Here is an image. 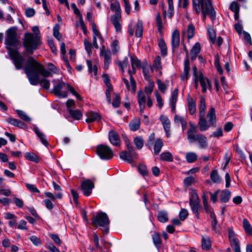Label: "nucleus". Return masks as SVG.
<instances>
[{
  "label": "nucleus",
  "instance_id": "nucleus-1",
  "mask_svg": "<svg viewBox=\"0 0 252 252\" xmlns=\"http://www.w3.org/2000/svg\"><path fill=\"white\" fill-rule=\"evenodd\" d=\"M24 69L31 84L34 86L40 84L45 89H48L50 88L49 81L46 79L40 80L39 75L44 77H48L51 76V72L35 60L33 57L28 58L25 63Z\"/></svg>",
  "mask_w": 252,
  "mask_h": 252
},
{
  "label": "nucleus",
  "instance_id": "nucleus-2",
  "mask_svg": "<svg viewBox=\"0 0 252 252\" xmlns=\"http://www.w3.org/2000/svg\"><path fill=\"white\" fill-rule=\"evenodd\" d=\"M8 53L13 60L14 64L17 69H20L23 67L24 59L15 49L12 47L17 48L20 45L19 37L17 36L16 29L11 28L7 31V37L5 40Z\"/></svg>",
  "mask_w": 252,
  "mask_h": 252
},
{
  "label": "nucleus",
  "instance_id": "nucleus-3",
  "mask_svg": "<svg viewBox=\"0 0 252 252\" xmlns=\"http://www.w3.org/2000/svg\"><path fill=\"white\" fill-rule=\"evenodd\" d=\"M193 10L197 15L202 14V20L205 21L206 16H208L212 22L216 18V12L211 2V0H192Z\"/></svg>",
  "mask_w": 252,
  "mask_h": 252
},
{
  "label": "nucleus",
  "instance_id": "nucleus-4",
  "mask_svg": "<svg viewBox=\"0 0 252 252\" xmlns=\"http://www.w3.org/2000/svg\"><path fill=\"white\" fill-rule=\"evenodd\" d=\"M54 88L53 93L60 98H65L67 96L68 91L74 95L78 99H81V96L75 91L74 88L69 84L65 83L62 80H53Z\"/></svg>",
  "mask_w": 252,
  "mask_h": 252
},
{
  "label": "nucleus",
  "instance_id": "nucleus-5",
  "mask_svg": "<svg viewBox=\"0 0 252 252\" xmlns=\"http://www.w3.org/2000/svg\"><path fill=\"white\" fill-rule=\"evenodd\" d=\"M40 38V35H34L33 33L29 32L25 33L23 45L30 54L32 55L33 51L37 49L41 45Z\"/></svg>",
  "mask_w": 252,
  "mask_h": 252
},
{
  "label": "nucleus",
  "instance_id": "nucleus-6",
  "mask_svg": "<svg viewBox=\"0 0 252 252\" xmlns=\"http://www.w3.org/2000/svg\"><path fill=\"white\" fill-rule=\"evenodd\" d=\"M188 139L189 142H196L199 148L202 149L208 147V140L207 137L202 134H195L194 127L187 132Z\"/></svg>",
  "mask_w": 252,
  "mask_h": 252
},
{
  "label": "nucleus",
  "instance_id": "nucleus-7",
  "mask_svg": "<svg viewBox=\"0 0 252 252\" xmlns=\"http://www.w3.org/2000/svg\"><path fill=\"white\" fill-rule=\"evenodd\" d=\"M110 8L115 12V14L111 16L110 21L114 25L116 32H119L121 31V25L120 23L121 20V12L119 2L116 1L111 3Z\"/></svg>",
  "mask_w": 252,
  "mask_h": 252
},
{
  "label": "nucleus",
  "instance_id": "nucleus-8",
  "mask_svg": "<svg viewBox=\"0 0 252 252\" xmlns=\"http://www.w3.org/2000/svg\"><path fill=\"white\" fill-rule=\"evenodd\" d=\"M109 220L107 215L103 212H99L93 219L92 223L95 227L102 226L107 227L109 224Z\"/></svg>",
  "mask_w": 252,
  "mask_h": 252
},
{
  "label": "nucleus",
  "instance_id": "nucleus-9",
  "mask_svg": "<svg viewBox=\"0 0 252 252\" xmlns=\"http://www.w3.org/2000/svg\"><path fill=\"white\" fill-rule=\"evenodd\" d=\"M189 205L192 212L195 214L197 219H199L198 211L201 209V205L200 204L199 197L195 190H192L191 191V196L189 199Z\"/></svg>",
  "mask_w": 252,
  "mask_h": 252
},
{
  "label": "nucleus",
  "instance_id": "nucleus-10",
  "mask_svg": "<svg viewBox=\"0 0 252 252\" xmlns=\"http://www.w3.org/2000/svg\"><path fill=\"white\" fill-rule=\"evenodd\" d=\"M96 154L100 158L108 160L113 157L112 150L107 146L99 145L96 147Z\"/></svg>",
  "mask_w": 252,
  "mask_h": 252
},
{
  "label": "nucleus",
  "instance_id": "nucleus-11",
  "mask_svg": "<svg viewBox=\"0 0 252 252\" xmlns=\"http://www.w3.org/2000/svg\"><path fill=\"white\" fill-rule=\"evenodd\" d=\"M199 82L202 88V92L205 93L207 89L210 91L212 90V85L210 80L207 77L204 76L202 74H200L198 77Z\"/></svg>",
  "mask_w": 252,
  "mask_h": 252
},
{
  "label": "nucleus",
  "instance_id": "nucleus-12",
  "mask_svg": "<svg viewBox=\"0 0 252 252\" xmlns=\"http://www.w3.org/2000/svg\"><path fill=\"white\" fill-rule=\"evenodd\" d=\"M103 78L104 82L107 86V89L105 92L107 100L108 103H110L111 102V93L113 91V87L110 82V79L107 74H103Z\"/></svg>",
  "mask_w": 252,
  "mask_h": 252
},
{
  "label": "nucleus",
  "instance_id": "nucleus-13",
  "mask_svg": "<svg viewBox=\"0 0 252 252\" xmlns=\"http://www.w3.org/2000/svg\"><path fill=\"white\" fill-rule=\"evenodd\" d=\"M81 188L84 194L86 196H89L91 194L92 190L94 188V184L90 180H87L82 183Z\"/></svg>",
  "mask_w": 252,
  "mask_h": 252
},
{
  "label": "nucleus",
  "instance_id": "nucleus-14",
  "mask_svg": "<svg viewBox=\"0 0 252 252\" xmlns=\"http://www.w3.org/2000/svg\"><path fill=\"white\" fill-rule=\"evenodd\" d=\"M228 238L231 247L233 249L240 246L239 241L232 228H228Z\"/></svg>",
  "mask_w": 252,
  "mask_h": 252
},
{
  "label": "nucleus",
  "instance_id": "nucleus-15",
  "mask_svg": "<svg viewBox=\"0 0 252 252\" xmlns=\"http://www.w3.org/2000/svg\"><path fill=\"white\" fill-rule=\"evenodd\" d=\"M184 50L186 53V57L187 59L185 61L184 63V74L181 76L182 80H184L185 79L187 80L189 75V61L188 58L189 53L186 47H184Z\"/></svg>",
  "mask_w": 252,
  "mask_h": 252
},
{
  "label": "nucleus",
  "instance_id": "nucleus-16",
  "mask_svg": "<svg viewBox=\"0 0 252 252\" xmlns=\"http://www.w3.org/2000/svg\"><path fill=\"white\" fill-rule=\"evenodd\" d=\"M86 115L87 116L86 122L88 123H92L94 121H99L101 119V116L99 114L93 111L88 112L86 113Z\"/></svg>",
  "mask_w": 252,
  "mask_h": 252
},
{
  "label": "nucleus",
  "instance_id": "nucleus-17",
  "mask_svg": "<svg viewBox=\"0 0 252 252\" xmlns=\"http://www.w3.org/2000/svg\"><path fill=\"white\" fill-rule=\"evenodd\" d=\"M160 120L162 123V124L163 126L164 129L166 133V136L167 137L170 136V121L168 119V118L164 115H162L160 117Z\"/></svg>",
  "mask_w": 252,
  "mask_h": 252
},
{
  "label": "nucleus",
  "instance_id": "nucleus-18",
  "mask_svg": "<svg viewBox=\"0 0 252 252\" xmlns=\"http://www.w3.org/2000/svg\"><path fill=\"white\" fill-rule=\"evenodd\" d=\"M171 43L173 49L177 48L180 44V32L175 30L172 33Z\"/></svg>",
  "mask_w": 252,
  "mask_h": 252
},
{
  "label": "nucleus",
  "instance_id": "nucleus-19",
  "mask_svg": "<svg viewBox=\"0 0 252 252\" xmlns=\"http://www.w3.org/2000/svg\"><path fill=\"white\" fill-rule=\"evenodd\" d=\"M138 101L141 113H143L145 106L146 98L144 93L142 91H139L137 93Z\"/></svg>",
  "mask_w": 252,
  "mask_h": 252
},
{
  "label": "nucleus",
  "instance_id": "nucleus-20",
  "mask_svg": "<svg viewBox=\"0 0 252 252\" xmlns=\"http://www.w3.org/2000/svg\"><path fill=\"white\" fill-rule=\"evenodd\" d=\"M137 154H131L130 152L124 151L120 153V158L128 163H131L133 161V158L136 157Z\"/></svg>",
  "mask_w": 252,
  "mask_h": 252
},
{
  "label": "nucleus",
  "instance_id": "nucleus-21",
  "mask_svg": "<svg viewBox=\"0 0 252 252\" xmlns=\"http://www.w3.org/2000/svg\"><path fill=\"white\" fill-rule=\"evenodd\" d=\"M109 139L110 142L115 146H118L120 144V138L118 134L113 130L109 133Z\"/></svg>",
  "mask_w": 252,
  "mask_h": 252
},
{
  "label": "nucleus",
  "instance_id": "nucleus-22",
  "mask_svg": "<svg viewBox=\"0 0 252 252\" xmlns=\"http://www.w3.org/2000/svg\"><path fill=\"white\" fill-rule=\"evenodd\" d=\"M198 124L201 131H204L210 127V125L207 123V121L205 119V116H199Z\"/></svg>",
  "mask_w": 252,
  "mask_h": 252
},
{
  "label": "nucleus",
  "instance_id": "nucleus-23",
  "mask_svg": "<svg viewBox=\"0 0 252 252\" xmlns=\"http://www.w3.org/2000/svg\"><path fill=\"white\" fill-rule=\"evenodd\" d=\"M188 109L191 115L194 114L196 112V104L195 100L189 95L187 98Z\"/></svg>",
  "mask_w": 252,
  "mask_h": 252
},
{
  "label": "nucleus",
  "instance_id": "nucleus-24",
  "mask_svg": "<svg viewBox=\"0 0 252 252\" xmlns=\"http://www.w3.org/2000/svg\"><path fill=\"white\" fill-rule=\"evenodd\" d=\"M207 117L211 125L216 126V115L215 110L213 107H211L208 112Z\"/></svg>",
  "mask_w": 252,
  "mask_h": 252
},
{
  "label": "nucleus",
  "instance_id": "nucleus-25",
  "mask_svg": "<svg viewBox=\"0 0 252 252\" xmlns=\"http://www.w3.org/2000/svg\"><path fill=\"white\" fill-rule=\"evenodd\" d=\"M200 51V46L198 42L196 43L190 51V58L192 60H194Z\"/></svg>",
  "mask_w": 252,
  "mask_h": 252
},
{
  "label": "nucleus",
  "instance_id": "nucleus-26",
  "mask_svg": "<svg viewBox=\"0 0 252 252\" xmlns=\"http://www.w3.org/2000/svg\"><path fill=\"white\" fill-rule=\"evenodd\" d=\"M202 247L203 250H209L211 248V239L209 236H203L202 238Z\"/></svg>",
  "mask_w": 252,
  "mask_h": 252
},
{
  "label": "nucleus",
  "instance_id": "nucleus-27",
  "mask_svg": "<svg viewBox=\"0 0 252 252\" xmlns=\"http://www.w3.org/2000/svg\"><path fill=\"white\" fill-rule=\"evenodd\" d=\"M34 131L42 143L46 146L48 145L49 144L45 138V134L41 132L37 127H34Z\"/></svg>",
  "mask_w": 252,
  "mask_h": 252
},
{
  "label": "nucleus",
  "instance_id": "nucleus-28",
  "mask_svg": "<svg viewBox=\"0 0 252 252\" xmlns=\"http://www.w3.org/2000/svg\"><path fill=\"white\" fill-rule=\"evenodd\" d=\"M231 192L228 190H223L221 191L220 200L222 202H227L229 201Z\"/></svg>",
  "mask_w": 252,
  "mask_h": 252
},
{
  "label": "nucleus",
  "instance_id": "nucleus-29",
  "mask_svg": "<svg viewBox=\"0 0 252 252\" xmlns=\"http://www.w3.org/2000/svg\"><path fill=\"white\" fill-rule=\"evenodd\" d=\"M163 142L161 139H158L156 140L154 144V153L156 155H158L161 151L163 146Z\"/></svg>",
  "mask_w": 252,
  "mask_h": 252
},
{
  "label": "nucleus",
  "instance_id": "nucleus-30",
  "mask_svg": "<svg viewBox=\"0 0 252 252\" xmlns=\"http://www.w3.org/2000/svg\"><path fill=\"white\" fill-rule=\"evenodd\" d=\"M206 107L205 99L203 96H201L199 106V116H205Z\"/></svg>",
  "mask_w": 252,
  "mask_h": 252
},
{
  "label": "nucleus",
  "instance_id": "nucleus-31",
  "mask_svg": "<svg viewBox=\"0 0 252 252\" xmlns=\"http://www.w3.org/2000/svg\"><path fill=\"white\" fill-rule=\"evenodd\" d=\"M133 143L138 150H140L142 148L144 145V140L141 136H137L134 138Z\"/></svg>",
  "mask_w": 252,
  "mask_h": 252
},
{
  "label": "nucleus",
  "instance_id": "nucleus-32",
  "mask_svg": "<svg viewBox=\"0 0 252 252\" xmlns=\"http://www.w3.org/2000/svg\"><path fill=\"white\" fill-rule=\"evenodd\" d=\"M70 115L75 120H79L82 117V114L79 110H73L71 109H69L68 111Z\"/></svg>",
  "mask_w": 252,
  "mask_h": 252
},
{
  "label": "nucleus",
  "instance_id": "nucleus-33",
  "mask_svg": "<svg viewBox=\"0 0 252 252\" xmlns=\"http://www.w3.org/2000/svg\"><path fill=\"white\" fill-rule=\"evenodd\" d=\"M25 158L29 160L34 161L36 163L38 162L39 158L38 156L33 153L28 152L25 154Z\"/></svg>",
  "mask_w": 252,
  "mask_h": 252
},
{
  "label": "nucleus",
  "instance_id": "nucleus-34",
  "mask_svg": "<svg viewBox=\"0 0 252 252\" xmlns=\"http://www.w3.org/2000/svg\"><path fill=\"white\" fill-rule=\"evenodd\" d=\"M158 219L161 222H165L167 221L168 220L167 213L163 211L159 212L158 215Z\"/></svg>",
  "mask_w": 252,
  "mask_h": 252
},
{
  "label": "nucleus",
  "instance_id": "nucleus-35",
  "mask_svg": "<svg viewBox=\"0 0 252 252\" xmlns=\"http://www.w3.org/2000/svg\"><path fill=\"white\" fill-rule=\"evenodd\" d=\"M131 67L133 69V73L136 72V68L140 66L141 64L140 61L135 57H131Z\"/></svg>",
  "mask_w": 252,
  "mask_h": 252
},
{
  "label": "nucleus",
  "instance_id": "nucleus-36",
  "mask_svg": "<svg viewBox=\"0 0 252 252\" xmlns=\"http://www.w3.org/2000/svg\"><path fill=\"white\" fill-rule=\"evenodd\" d=\"M143 35V25L141 21H138L136 24L135 36L137 37H141Z\"/></svg>",
  "mask_w": 252,
  "mask_h": 252
},
{
  "label": "nucleus",
  "instance_id": "nucleus-37",
  "mask_svg": "<svg viewBox=\"0 0 252 252\" xmlns=\"http://www.w3.org/2000/svg\"><path fill=\"white\" fill-rule=\"evenodd\" d=\"M16 113L18 116L23 120L29 122H31V118L24 111L20 110H17Z\"/></svg>",
  "mask_w": 252,
  "mask_h": 252
},
{
  "label": "nucleus",
  "instance_id": "nucleus-38",
  "mask_svg": "<svg viewBox=\"0 0 252 252\" xmlns=\"http://www.w3.org/2000/svg\"><path fill=\"white\" fill-rule=\"evenodd\" d=\"M186 158L189 163H191L197 159V156L195 153L189 152L186 154Z\"/></svg>",
  "mask_w": 252,
  "mask_h": 252
},
{
  "label": "nucleus",
  "instance_id": "nucleus-39",
  "mask_svg": "<svg viewBox=\"0 0 252 252\" xmlns=\"http://www.w3.org/2000/svg\"><path fill=\"white\" fill-rule=\"evenodd\" d=\"M161 159L167 161H172L173 158L172 154L169 152H165L161 154L160 155Z\"/></svg>",
  "mask_w": 252,
  "mask_h": 252
},
{
  "label": "nucleus",
  "instance_id": "nucleus-40",
  "mask_svg": "<svg viewBox=\"0 0 252 252\" xmlns=\"http://www.w3.org/2000/svg\"><path fill=\"white\" fill-rule=\"evenodd\" d=\"M152 239L155 245L157 247H159L161 245V239L159 234L155 232L152 235Z\"/></svg>",
  "mask_w": 252,
  "mask_h": 252
},
{
  "label": "nucleus",
  "instance_id": "nucleus-41",
  "mask_svg": "<svg viewBox=\"0 0 252 252\" xmlns=\"http://www.w3.org/2000/svg\"><path fill=\"white\" fill-rule=\"evenodd\" d=\"M140 121L139 120H137L135 121H132L129 123V128L132 131H136L140 127Z\"/></svg>",
  "mask_w": 252,
  "mask_h": 252
},
{
  "label": "nucleus",
  "instance_id": "nucleus-42",
  "mask_svg": "<svg viewBox=\"0 0 252 252\" xmlns=\"http://www.w3.org/2000/svg\"><path fill=\"white\" fill-rule=\"evenodd\" d=\"M100 55L103 57L104 60L111 59V52L109 50H106L104 46L100 49Z\"/></svg>",
  "mask_w": 252,
  "mask_h": 252
},
{
  "label": "nucleus",
  "instance_id": "nucleus-43",
  "mask_svg": "<svg viewBox=\"0 0 252 252\" xmlns=\"http://www.w3.org/2000/svg\"><path fill=\"white\" fill-rule=\"evenodd\" d=\"M154 86V83L153 81L149 80L148 86L145 88V92L147 95V96H150L153 91V88Z\"/></svg>",
  "mask_w": 252,
  "mask_h": 252
},
{
  "label": "nucleus",
  "instance_id": "nucleus-44",
  "mask_svg": "<svg viewBox=\"0 0 252 252\" xmlns=\"http://www.w3.org/2000/svg\"><path fill=\"white\" fill-rule=\"evenodd\" d=\"M158 46L161 50L162 55H165L167 53V48L166 44L163 39H160L158 43Z\"/></svg>",
  "mask_w": 252,
  "mask_h": 252
},
{
  "label": "nucleus",
  "instance_id": "nucleus-45",
  "mask_svg": "<svg viewBox=\"0 0 252 252\" xmlns=\"http://www.w3.org/2000/svg\"><path fill=\"white\" fill-rule=\"evenodd\" d=\"M195 28L192 24L188 26L187 30V37L188 39L191 38L194 34Z\"/></svg>",
  "mask_w": 252,
  "mask_h": 252
},
{
  "label": "nucleus",
  "instance_id": "nucleus-46",
  "mask_svg": "<svg viewBox=\"0 0 252 252\" xmlns=\"http://www.w3.org/2000/svg\"><path fill=\"white\" fill-rule=\"evenodd\" d=\"M53 185L54 189L55 190L58 191L59 192L56 194V196L57 198L58 199H61L62 198L63 194L61 192L62 188L61 187L57 184L55 182H53Z\"/></svg>",
  "mask_w": 252,
  "mask_h": 252
},
{
  "label": "nucleus",
  "instance_id": "nucleus-47",
  "mask_svg": "<svg viewBox=\"0 0 252 252\" xmlns=\"http://www.w3.org/2000/svg\"><path fill=\"white\" fill-rule=\"evenodd\" d=\"M174 121L175 122L178 124L181 123L183 128H184L187 125V123L186 121L185 120L184 118L178 115H175L174 118Z\"/></svg>",
  "mask_w": 252,
  "mask_h": 252
},
{
  "label": "nucleus",
  "instance_id": "nucleus-48",
  "mask_svg": "<svg viewBox=\"0 0 252 252\" xmlns=\"http://www.w3.org/2000/svg\"><path fill=\"white\" fill-rule=\"evenodd\" d=\"M60 26L58 24L56 25L53 28V35L58 40H60L62 36L59 32Z\"/></svg>",
  "mask_w": 252,
  "mask_h": 252
},
{
  "label": "nucleus",
  "instance_id": "nucleus-49",
  "mask_svg": "<svg viewBox=\"0 0 252 252\" xmlns=\"http://www.w3.org/2000/svg\"><path fill=\"white\" fill-rule=\"evenodd\" d=\"M84 44L88 54L89 55V56H91L92 53L91 49L92 45L91 43L87 39H85L84 40Z\"/></svg>",
  "mask_w": 252,
  "mask_h": 252
},
{
  "label": "nucleus",
  "instance_id": "nucleus-50",
  "mask_svg": "<svg viewBox=\"0 0 252 252\" xmlns=\"http://www.w3.org/2000/svg\"><path fill=\"white\" fill-rule=\"evenodd\" d=\"M243 227L247 233H251L252 232V227L246 219L243 220Z\"/></svg>",
  "mask_w": 252,
  "mask_h": 252
},
{
  "label": "nucleus",
  "instance_id": "nucleus-51",
  "mask_svg": "<svg viewBox=\"0 0 252 252\" xmlns=\"http://www.w3.org/2000/svg\"><path fill=\"white\" fill-rule=\"evenodd\" d=\"M208 31L211 41L213 43H215L216 41V33L214 29L210 28L208 29Z\"/></svg>",
  "mask_w": 252,
  "mask_h": 252
},
{
  "label": "nucleus",
  "instance_id": "nucleus-52",
  "mask_svg": "<svg viewBox=\"0 0 252 252\" xmlns=\"http://www.w3.org/2000/svg\"><path fill=\"white\" fill-rule=\"evenodd\" d=\"M153 66L157 70H159L161 68V59L159 56H158L155 58Z\"/></svg>",
  "mask_w": 252,
  "mask_h": 252
},
{
  "label": "nucleus",
  "instance_id": "nucleus-53",
  "mask_svg": "<svg viewBox=\"0 0 252 252\" xmlns=\"http://www.w3.org/2000/svg\"><path fill=\"white\" fill-rule=\"evenodd\" d=\"M211 178L212 180L215 183H218L220 180V176L216 170H213L211 174Z\"/></svg>",
  "mask_w": 252,
  "mask_h": 252
},
{
  "label": "nucleus",
  "instance_id": "nucleus-54",
  "mask_svg": "<svg viewBox=\"0 0 252 252\" xmlns=\"http://www.w3.org/2000/svg\"><path fill=\"white\" fill-rule=\"evenodd\" d=\"M215 65L218 70V71L220 74H222L223 70L221 67V65L220 63L219 58L218 56H216V60L215 61Z\"/></svg>",
  "mask_w": 252,
  "mask_h": 252
},
{
  "label": "nucleus",
  "instance_id": "nucleus-55",
  "mask_svg": "<svg viewBox=\"0 0 252 252\" xmlns=\"http://www.w3.org/2000/svg\"><path fill=\"white\" fill-rule=\"evenodd\" d=\"M194 179L192 176H189L186 178L184 181L185 186L187 187L189 186L190 185L194 183Z\"/></svg>",
  "mask_w": 252,
  "mask_h": 252
},
{
  "label": "nucleus",
  "instance_id": "nucleus-56",
  "mask_svg": "<svg viewBox=\"0 0 252 252\" xmlns=\"http://www.w3.org/2000/svg\"><path fill=\"white\" fill-rule=\"evenodd\" d=\"M156 23H157V25L158 27V31L161 32L162 28V20L160 17V15L159 13H158L157 15Z\"/></svg>",
  "mask_w": 252,
  "mask_h": 252
},
{
  "label": "nucleus",
  "instance_id": "nucleus-57",
  "mask_svg": "<svg viewBox=\"0 0 252 252\" xmlns=\"http://www.w3.org/2000/svg\"><path fill=\"white\" fill-rule=\"evenodd\" d=\"M115 97L112 102V105L114 107L117 108L119 106L120 104V96L117 94H115Z\"/></svg>",
  "mask_w": 252,
  "mask_h": 252
},
{
  "label": "nucleus",
  "instance_id": "nucleus-58",
  "mask_svg": "<svg viewBox=\"0 0 252 252\" xmlns=\"http://www.w3.org/2000/svg\"><path fill=\"white\" fill-rule=\"evenodd\" d=\"M188 216V212L185 209H182L179 213V218L181 220H185Z\"/></svg>",
  "mask_w": 252,
  "mask_h": 252
},
{
  "label": "nucleus",
  "instance_id": "nucleus-59",
  "mask_svg": "<svg viewBox=\"0 0 252 252\" xmlns=\"http://www.w3.org/2000/svg\"><path fill=\"white\" fill-rule=\"evenodd\" d=\"M155 139V133H152L149 137L148 140L146 143V146H148L149 148H151Z\"/></svg>",
  "mask_w": 252,
  "mask_h": 252
},
{
  "label": "nucleus",
  "instance_id": "nucleus-60",
  "mask_svg": "<svg viewBox=\"0 0 252 252\" xmlns=\"http://www.w3.org/2000/svg\"><path fill=\"white\" fill-rule=\"evenodd\" d=\"M178 93V89H175L174 90V91L172 94V96H171V103H174V104L176 103V102L177 100Z\"/></svg>",
  "mask_w": 252,
  "mask_h": 252
},
{
  "label": "nucleus",
  "instance_id": "nucleus-61",
  "mask_svg": "<svg viewBox=\"0 0 252 252\" xmlns=\"http://www.w3.org/2000/svg\"><path fill=\"white\" fill-rule=\"evenodd\" d=\"M230 9L234 13H236L239 11V7L238 3L235 1H233L231 3L230 5Z\"/></svg>",
  "mask_w": 252,
  "mask_h": 252
},
{
  "label": "nucleus",
  "instance_id": "nucleus-62",
  "mask_svg": "<svg viewBox=\"0 0 252 252\" xmlns=\"http://www.w3.org/2000/svg\"><path fill=\"white\" fill-rule=\"evenodd\" d=\"M138 170L140 173L143 176H145L147 174L148 171L147 167L145 165L140 164L138 167Z\"/></svg>",
  "mask_w": 252,
  "mask_h": 252
},
{
  "label": "nucleus",
  "instance_id": "nucleus-63",
  "mask_svg": "<svg viewBox=\"0 0 252 252\" xmlns=\"http://www.w3.org/2000/svg\"><path fill=\"white\" fill-rule=\"evenodd\" d=\"M30 240L35 246H38L41 244V241L39 238L35 236H32L30 238Z\"/></svg>",
  "mask_w": 252,
  "mask_h": 252
},
{
  "label": "nucleus",
  "instance_id": "nucleus-64",
  "mask_svg": "<svg viewBox=\"0 0 252 252\" xmlns=\"http://www.w3.org/2000/svg\"><path fill=\"white\" fill-rule=\"evenodd\" d=\"M26 187L28 189L32 192L37 193L39 192V190L38 189L35 187L34 185L26 184Z\"/></svg>",
  "mask_w": 252,
  "mask_h": 252
}]
</instances>
